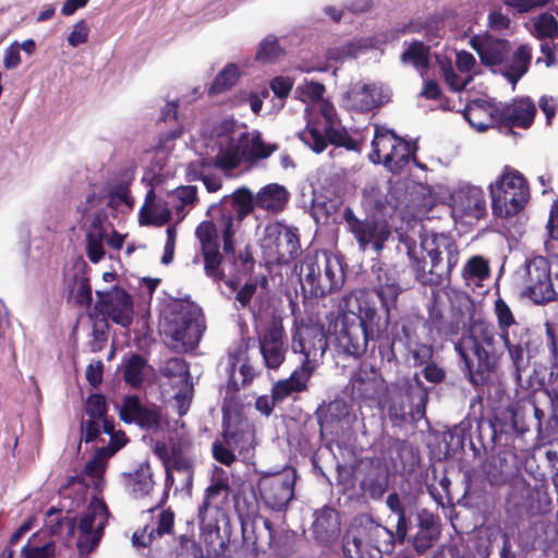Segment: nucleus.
<instances>
[{"label":"nucleus","instance_id":"1","mask_svg":"<svg viewBox=\"0 0 558 558\" xmlns=\"http://www.w3.org/2000/svg\"><path fill=\"white\" fill-rule=\"evenodd\" d=\"M497 330L493 324L474 319L461 338L454 343V350L474 386L486 384L498 366L499 340L507 349L518 377L530 365V360L538 345V338L523 323L515 319L505 300L498 298L494 303Z\"/></svg>","mask_w":558,"mask_h":558},{"label":"nucleus","instance_id":"2","mask_svg":"<svg viewBox=\"0 0 558 558\" xmlns=\"http://www.w3.org/2000/svg\"><path fill=\"white\" fill-rule=\"evenodd\" d=\"M288 202L287 190L276 183L263 187L256 195L250 189L242 186L230 195H226L218 204L209 207V221L201 222L195 235L201 243L204 259V270L214 281L223 280L225 274L220 269L222 255L219 252L220 243L218 230L222 234L223 252L234 257V234L245 217L257 206L269 213L281 211Z\"/></svg>","mask_w":558,"mask_h":558},{"label":"nucleus","instance_id":"3","mask_svg":"<svg viewBox=\"0 0 558 558\" xmlns=\"http://www.w3.org/2000/svg\"><path fill=\"white\" fill-rule=\"evenodd\" d=\"M329 331L338 353L360 357L369 342L381 341L388 329V318H381L363 291H352L342 296L339 313H330Z\"/></svg>","mask_w":558,"mask_h":558},{"label":"nucleus","instance_id":"4","mask_svg":"<svg viewBox=\"0 0 558 558\" xmlns=\"http://www.w3.org/2000/svg\"><path fill=\"white\" fill-rule=\"evenodd\" d=\"M386 505L398 518L396 532L376 522L368 514L356 517L342 538L345 558H381L384 553L393 549L396 542H404L410 527L408 508L397 493L387 496Z\"/></svg>","mask_w":558,"mask_h":558},{"label":"nucleus","instance_id":"5","mask_svg":"<svg viewBox=\"0 0 558 558\" xmlns=\"http://www.w3.org/2000/svg\"><path fill=\"white\" fill-rule=\"evenodd\" d=\"M208 146L215 154L214 166L226 172L243 161L255 163L267 159L279 149L277 144L265 143L259 131H248L234 119H225L213 128Z\"/></svg>","mask_w":558,"mask_h":558},{"label":"nucleus","instance_id":"6","mask_svg":"<svg viewBox=\"0 0 558 558\" xmlns=\"http://www.w3.org/2000/svg\"><path fill=\"white\" fill-rule=\"evenodd\" d=\"M416 280L423 286L437 287L449 281L459 262L457 244L442 235H424L421 242L405 243Z\"/></svg>","mask_w":558,"mask_h":558},{"label":"nucleus","instance_id":"7","mask_svg":"<svg viewBox=\"0 0 558 558\" xmlns=\"http://www.w3.org/2000/svg\"><path fill=\"white\" fill-rule=\"evenodd\" d=\"M470 45L485 66L502 75L513 87L529 71L532 60V47L529 44H522L512 51L509 40L484 34L473 36Z\"/></svg>","mask_w":558,"mask_h":558},{"label":"nucleus","instance_id":"8","mask_svg":"<svg viewBox=\"0 0 558 558\" xmlns=\"http://www.w3.org/2000/svg\"><path fill=\"white\" fill-rule=\"evenodd\" d=\"M101 205L102 198L95 193H89L85 202L77 207L86 228V253L89 260L95 264L105 256V243L114 250H120L124 242V238L107 222V215L98 209Z\"/></svg>","mask_w":558,"mask_h":558},{"label":"nucleus","instance_id":"9","mask_svg":"<svg viewBox=\"0 0 558 558\" xmlns=\"http://www.w3.org/2000/svg\"><path fill=\"white\" fill-rule=\"evenodd\" d=\"M300 281L304 294L323 298L342 287L344 272L338 258L327 252L307 254L300 265Z\"/></svg>","mask_w":558,"mask_h":558},{"label":"nucleus","instance_id":"10","mask_svg":"<svg viewBox=\"0 0 558 558\" xmlns=\"http://www.w3.org/2000/svg\"><path fill=\"white\" fill-rule=\"evenodd\" d=\"M518 276L521 294L533 303L544 305L558 300V255L527 258Z\"/></svg>","mask_w":558,"mask_h":558},{"label":"nucleus","instance_id":"11","mask_svg":"<svg viewBox=\"0 0 558 558\" xmlns=\"http://www.w3.org/2000/svg\"><path fill=\"white\" fill-rule=\"evenodd\" d=\"M163 333L169 337L177 349L184 351L197 345L204 330L202 310L193 304H175L163 316Z\"/></svg>","mask_w":558,"mask_h":558},{"label":"nucleus","instance_id":"12","mask_svg":"<svg viewBox=\"0 0 558 558\" xmlns=\"http://www.w3.org/2000/svg\"><path fill=\"white\" fill-rule=\"evenodd\" d=\"M493 214L499 218H510L519 214L529 201V186L522 174L508 167L489 184Z\"/></svg>","mask_w":558,"mask_h":558},{"label":"nucleus","instance_id":"13","mask_svg":"<svg viewBox=\"0 0 558 558\" xmlns=\"http://www.w3.org/2000/svg\"><path fill=\"white\" fill-rule=\"evenodd\" d=\"M342 219L360 252L371 253L375 256L380 255L386 242L391 236V228L385 219L374 215L361 218L350 206L343 208Z\"/></svg>","mask_w":558,"mask_h":558},{"label":"nucleus","instance_id":"14","mask_svg":"<svg viewBox=\"0 0 558 558\" xmlns=\"http://www.w3.org/2000/svg\"><path fill=\"white\" fill-rule=\"evenodd\" d=\"M391 403L389 412L397 417H422L428 401V389L415 374L410 378H402L390 390Z\"/></svg>","mask_w":558,"mask_h":558},{"label":"nucleus","instance_id":"15","mask_svg":"<svg viewBox=\"0 0 558 558\" xmlns=\"http://www.w3.org/2000/svg\"><path fill=\"white\" fill-rule=\"evenodd\" d=\"M260 245L270 260L282 265L295 259L301 250L298 229L282 222L265 227Z\"/></svg>","mask_w":558,"mask_h":558},{"label":"nucleus","instance_id":"16","mask_svg":"<svg viewBox=\"0 0 558 558\" xmlns=\"http://www.w3.org/2000/svg\"><path fill=\"white\" fill-rule=\"evenodd\" d=\"M291 338L292 351L304 356L301 365L315 371L328 348L324 326L312 320L308 323L302 322L301 324L295 323Z\"/></svg>","mask_w":558,"mask_h":558},{"label":"nucleus","instance_id":"17","mask_svg":"<svg viewBox=\"0 0 558 558\" xmlns=\"http://www.w3.org/2000/svg\"><path fill=\"white\" fill-rule=\"evenodd\" d=\"M230 484L223 471L218 469L217 473L211 477L210 484L205 489L204 499L198 507V523L203 531H219L218 523L223 517V509L229 501Z\"/></svg>","mask_w":558,"mask_h":558},{"label":"nucleus","instance_id":"18","mask_svg":"<svg viewBox=\"0 0 558 558\" xmlns=\"http://www.w3.org/2000/svg\"><path fill=\"white\" fill-rule=\"evenodd\" d=\"M296 471L292 468L263 475L257 483L262 502L272 511H286L294 497Z\"/></svg>","mask_w":558,"mask_h":558},{"label":"nucleus","instance_id":"19","mask_svg":"<svg viewBox=\"0 0 558 558\" xmlns=\"http://www.w3.org/2000/svg\"><path fill=\"white\" fill-rule=\"evenodd\" d=\"M106 505L93 498L78 523L77 547L82 553H90L99 543L108 522Z\"/></svg>","mask_w":558,"mask_h":558},{"label":"nucleus","instance_id":"20","mask_svg":"<svg viewBox=\"0 0 558 558\" xmlns=\"http://www.w3.org/2000/svg\"><path fill=\"white\" fill-rule=\"evenodd\" d=\"M536 107L529 97L513 99L511 102H499L490 108L489 119L507 128L529 129L535 118Z\"/></svg>","mask_w":558,"mask_h":558},{"label":"nucleus","instance_id":"21","mask_svg":"<svg viewBox=\"0 0 558 558\" xmlns=\"http://www.w3.org/2000/svg\"><path fill=\"white\" fill-rule=\"evenodd\" d=\"M390 99V90L381 84L356 82L342 95V105L352 111L367 112Z\"/></svg>","mask_w":558,"mask_h":558},{"label":"nucleus","instance_id":"22","mask_svg":"<svg viewBox=\"0 0 558 558\" xmlns=\"http://www.w3.org/2000/svg\"><path fill=\"white\" fill-rule=\"evenodd\" d=\"M160 372L173 387L178 388L174 395L177 410L180 416L185 415L193 398V384L187 363L182 357H172L165 362Z\"/></svg>","mask_w":558,"mask_h":558},{"label":"nucleus","instance_id":"23","mask_svg":"<svg viewBox=\"0 0 558 558\" xmlns=\"http://www.w3.org/2000/svg\"><path fill=\"white\" fill-rule=\"evenodd\" d=\"M347 389L354 400L378 402L387 390L380 374L367 363H362L354 371Z\"/></svg>","mask_w":558,"mask_h":558},{"label":"nucleus","instance_id":"24","mask_svg":"<svg viewBox=\"0 0 558 558\" xmlns=\"http://www.w3.org/2000/svg\"><path fill=\"white\" fill-rule=\"evenodd\" d=\"M450 206L456 219H481L486 214V201L481 187L463 183L450 194Z\"/></svg>","mask_w":558,"mask_h":558},{"label":"nucleus","instance_id":"25","mask_svg":"<svg viewBox=\"0 0 558 558\" xmlns=\"http://www.w3.org/2000/svg\"><path fill=\"white\" fill-rule=\"evenodd\" d=\"M259 351L267 368L277 369L284 361L288 342L283 326L271 320L258 333Z\"/></svg>","mask_w":558,"mask_h":558},{"label":"nucleus","instance_id":"26","mask_svg":"<svg viewBox=\"0 0 558 558\" xmlns=\"http://www.w3.org/2000/svg\"><path fill=\"white\" fill-rule=\"evenodd\" d=\"M121 421L136 424L143 429L157 430L160 427L161 410L154 403L142 402L136 395L125 396L119 409Z\"/></svg>","mask_w":558,"mask_h":558},{"label":"nucleus","instance_id":"27","mask_svg":"<svg viewBox=\"0 0 558 558\" xmlns=\"http://www.w3.org/2000/svg\"><path fill=\"white\" fill-rule=\"evenodd\" d=\"M99 298L98 310L117 325L129 327L133 320V301L123 289L114 287L111 291L102 293L97 291Z\"/></svg>","mask_w":558,"mask_h":558},{"label":"nucleus","instance_id":"28","mask_svg":"<svg viewBox=\"0 0 558 558\" xmlns=\"http://www.w3.org/2000/svg\"><path fill=\"white\" fill-rule=\"evenodd\" d=\"M325 132L326 134L324 135L316 128L307 125L304 131L300 132L299 137L317 154L322 153L327 147L328 143L345 147L350 150L357 148L356 141L353 140L344 129L331 124L326 125Z\"/></svg>","mask_w":558,"mask_h":558},{"label":"nucleus","instance_id":"29","mask_svg":"<svg viewBox=\"0 0 558 558\" xmlns=\"http://www.w3.org/2000/svg\"><path fill=\"white\" fill-rule=\"evenodd\" d=\"M322 433L338 434L349 426L352 417L348 404L343 400H333L319 405L315 412Z\"/></svg>","mask_w":558,"mask_h":558},{"label":"nucleus","instance_id":"30","mask_svg":"<svg viewBox=\"0 0 558 558\" xmlns=\"http://www.w3.org/2000/svg\"><path fill=\"white\" fill-rule=\"evenodd\" d=\"M312 533L318 544L323 546L333 544L340 534V518L338 511L329 506H324L316 510L314 512Z\"/></svg>","mask_w":558,"mask_h":558},{"label":"nucleus","instance_id":"31","mask_svg":"<svg viewBox=\"0 0 558 558\" xmlns=\"http://www.w3.org/2000/svg\"><path fill=\"white\" fill-rule=\"evenodd\" d=\"M420 323L409 318H402L392 324L390 336L387 335L386 341L390 347L391 354L396 351H404L421 340L418 335Z\"/></svg>","mask_w":558,"mask_h":558},{"label":"nucleus","instance_id":"32","mask_svg":"<svg viewBox=\"0 0 558 558\" xmlns=\"http://www.w3.org/2000/svg\"><path fill=\"white\" fill-rule=\"evenodd\" d=\"M313 373L314 371L307 366L300 365L291 373L290 377L278 380L272 385L271 392L274 393V399L282 402L293 393L306 390L307 383Z\"/></svg>","mask_w":558,"mask_h":558},{"label":"nucleus","instance_id":"33","mask_svg":"<svg viewBox=\"0 0 558 558\" xmlns=\"http://www.w3.org/2000/svg\"><path fill=\"white\" fill-rule=\"evenodd\" d=\"M174 524V513L170 509L161 510L157 515V521L153 525H145L140 532L133 534L132 542L135 546H149L154 539L166 534H171Z\"/></svg>","mask_w":558,"mask_h":558},{"label":"nucleus","instance_id":"34","mask_svg":"<svg viewBox=\"0 0 558 558\" xmlns=\"http://www.w3.org/2000/svg\"><path fill=\"white\" fill-rule=\"evenodd\" d=\"M439 535V527L436 517L426 509L417 513V532L415 533L412 544L418 554L425 553L430 548Z\"/></svg>","mask_w":558,"mask_h":558},{"label":"nucleus","instance_id":"35","mask_svg":"<svg viewBox=\"0 0 558 558\" xmlns=\"http://www.w3.org/2000/svg\"><path fill=\"white\" fill-rule=\"evenodd\" d=\"M228 388L240 390L252 381L255 376L253 367L246 361V353L242 350L229 354Z\"/></svg>","mask_w":558,"mask_h":558},{"label":"nucleus","instance_id":"36","mask_svg":"<svg viewBox=\"0 0 558 558\" xmlns=\"http://www.w3.org/2000/svg\"><path fill=\"white\" fill-rule=\"evenodd\" d=\"M375 293L380 301L381 307L385 311V316L390 322V313L397 306V300L401 293V288L395 278L389 277L387 274L378 276V284L375 288Z\"/></svg>","mask_w":558,"mask_h":558},{"label":"nucleus","instance_id":"37","mask_svg":"<svg viewBox=\"0 0 558 558\" xmlns=\"http://www.w3.org/2000/svg\"><path fill=\"white\" fill-rule=\"evenodd\" d=\"M411 161L420 168H425L424 165L417 162L412 154L410 143L399 137L398 144L393 146V151H387L384 157V166L392 173L403 171Z\"/></svg>","mask_w":558,"mask_h":558},{"label":"nucleus","instance_id":"38","mask_svg":"<svg viewBox=\"0 0 558 558\" xmlns=\"http://www.w3.org/2000/svg\"><path fill=\"white\" fill-rule=\"evenodd\" d=\"M197 189L193 185L180 186L173 190L167 197V205L171 209V215L179 221L183 220L191 207L196 202Z\"/></svg>","mask_w":558,"mask_h":558},{"label":"nucleus","instance_id":"39","mask_svg":"<svg viewBox=\"0 0 558 558\" xmlns=\"http://www.w3.org/2000/svg\"><path fill=\"white\" fill-rule=\"evenodd\" d=\"M361 205L366 215H387L389 209L393 210L396 204L388 198V194L384 193L379 187H371L363 191Z\"/></svg>","mask_w":558,"mask_h":558},{"label":"nucleus","instance_id":"40","mask_svg":"<svg viewBox=\"0 0 558 558\" xmlns=\"http://www.w3.org/2000/svg\"><path fill=\"white\" fill-rule=\"evenodd\" d=\"M399 136L391 130L384 126H376L375 135L372 141V151L368 155L373 163H383L387 151H393V146L398 144Z\"/></svg>","mask_w":558,"mask_h":558},{"label":"nucleus","instance_id":"41","mask_svg":"<svg viewBox=\"0 0 558 558\" xmlns=\"http://www.w3.org/2000/svg\"><path fill=\"white\" fill-rule=\"evenodd\" d=\"M222 438H225L228 446L233 447L239 453L253 448V429L247 424L238 427H232L230 424L223 425Z\"/></svg>","mask_w":558,"mask_h":558},{"label":"nucleus","instance_id":"42","mask_svg":"<svg viewBox=\"0 0 558 558\" xmlns=\"http://www.w3.org/2000/svg\"><path fill=\"white\" fill-rule=\"evenodd\" d=\"M526 27L530 34L539 40L554 39L558 36V22L553 14L547 12L532 17Z\"/></svg>","mask_w":558,"mask_h":558},{"label":"nucleus","instance_id":"43","mask_svg":"<svg viewBox=\"0 0 558 558\" xmlns=\"http://www.w3.org/2000/svg\"><path fill=\"white\" fill-rule=\"evenodd\" d=\"M251 525L255 544L266 545L272 549L279 548V539L270 520L263 515H256Z\"/></svg>","mask_w":558,"mask_h":558},{"label":"nucleus","instance_id":"44","mask_svg":"<svg viewBox=\"0 0 558 558\" xmlns=\"http://www.w3.org/2000/svg\"><path fill=\"white\" fill-rule=\"evenodd\" d=\"M187 178L190 181H202L208 192H217L221 189L222 182L220 177L209 173V165L205 161L192 162L187 169Z\"/></svg>","mask_w":558,"mask_h":558},{"label":"nucleus","instance_id":"45","mask_svg":"<svg viewBox=\"0 0 558 558\" xmlns=\"http://www.w3.org/2000/svg\"><path fill=\"white\" fill-rule=\"evenodd\" d=\"M69 298L81 306H89L92 303V287L89 280L80 274H74L68 282Z\"/></svg>","mask_w":558,"mask_h":558},{"label":"nucleus","instance_id":"46","mask_svg":"<svg viewBox=\"0 0 558 558\" xmlns=\"http://www.w3.org/2000/svg\"><path fill=\"white\" fill-rule=\"evenodd\" d=\"M422 327L428 330L433 341L437 338H447L456 332L453 326L445 322L442 314L435 306L429 310L428 318Z\"/></svg>","mask_w":558,"mask_h":558},{"label":"nucleus","instance_id":"47","mask_svg":"<svg viewBox=\"0 0 558 558\" xmlns=\"http://www.w3.org/2000/svg\"><path fill=\"white\" fill-rule=\"evenodd\" d=\"M429 49L421 41H414L402 52L401 62L411 63L417 71L428 68Z\"/></svg>","mask_w":558,"mask_h":558},{"label":"nucleus","instance_id":"48","mask_svg":"<svg viewBox=\"0 0 558 558\" xmlns=\"http://www.w3.org/2000/svg\"><path fill=\"white\" fill-rule=\"evenodd\" d=\"M128 485L134 498H142L148 495L154 486L149 468H141L134 474L130 475Z\"/></svg>","mask_w":558,"mask_h":558},{"label":"nucleus","instance_id":"49","mask_svg":"<svg viewBox=\"0 0 558 558\" xmlns=\"http://www.w3.org/2000/svg\"><path fill=\"white\" fill-rule=\"evenodd\" d=\"M490 108H494V106L473 104L465 109L463 116L472 128L478 132H484L494 123L489 119Z\"/></svg>","mask_w":558,"mask_h":558},{"label":"nucleus","instance_id":"50","mask_svg":"<svg viewBox=\"0 0 558 558\" xmlns=\"http://www.w3.org/2000/svg\"><path fill=\"white\" fill-rule=\"evenodd\" d=\"M146 360L140 354H132L124 362L123 378L133 388H138L143 383V374Z\"/></svg>","mask_w":558,"mask_h":558},{"label":"nucleus","instance_id":"51","mask_svg":"<svg viewBox=\"0 0 558 558\" xmlns=\"http://www.w3.org/2000/svg\"><path fill=\"white\" fill-rule=\"evenodd\" d=\"M172 218L171 209L169 205H167V201L165 205H151L149 208H142L140 213V222L141 225H153L160 227L167 223Z\"/></svg>","mask_w":558,"mask_h":558},{"label":"nucleus","instance_id":"52","mask_svg":"<svg viewBox=\"0 0 558 558\" xmlns=\"http://www.w3.org/2000/svg\"><path fill=\"white\" fill-rule=\"evenodd\" d=\"M97 196L102 198V205L98 207V209L104 211V206L112 207L114 209L119 208L121 205H124L126 208H131L133 205V199L130 195V190L126 185H117L112 187L107 196L95 193Z\"/></svg>","mask_w":558,"mask_h":558},{"label":"nucleus","instance_id":"53","mask_svg":"<svg viewBox=\"0 0 558 558\" xmlns=\"http://www.w3.org/2000/svg\"><path fill=\"white\" fill-rule=\"evenodd\" d=\"M240 77V71L236 64H227L216 76L210 88L209 94H219L231 88Z\"/></svg>","mask_w":558,"mask_h":558},{"label":"nucleus","instance_id":"54","mask_svg":"<svg viewBox=\"0 0 558 558\" xmlns=\"http://www.w3.org/2000/svg\"><path fill=\"white\" fill-rule=\"evenodd\" d=\"M489 276V266L482 256H473L464 265L462 277L469 280H483Z\"/></svg>","mask_w":558,"mask_h":558},{"label":"nucleus","instance_id":"55","mask_svg":"<svg viewBox=\"0 0 558 558\" xmlns=\"http://www.w3.org/2000/svg\"><path fill=\"white\" fill-rule=\"evenodd\" d=\"M114 454V449L98 448L93 458L86 463L84 473L94 478H98L105 471L107 460Z\"/></svg>","mask_w":558,"mask_h":558},{"label":"nucleus","instance_id":"56","mask_svg":"<svg viewBox=\"0 0 558 558\" xmlns=\"http://www.w3.org/2000/svg\"><path fill=\"white\" fill-rule=\"evenodd\" d=\"M404 352L407 360L412 361L413 366H423V364L430 362V359H433L434 345L420 340L414 345L404 350Z\"/></svg>","mask_w":558,"mask_h":558},{"label":"nucleus","instance_id":"57","mask_svg":"<svg viewBox=\"0 0 558 558\" xmlns=\"http://www.w3.org/2000/svg\"><path fill=\"white\" fill-rule=\"evenodd\" d=\"M281 54V49L278 46L277 38L272 35H268L259 44L256 51V59L262 62H274Z\"/></svg>","mask_w":558,"mask_h":558},{"label":"nucleus","instance_id":"58","mask_svg":"<svg viewBox=\"0 0 558 558\" xmlns=\"http://www.w3.org/2000/svg\"><path fill=\"white\" fill-rule=\"evenodd\" d=\"M441 70H442L446 83L448 84L450 89L453 92L463 90L468 86V84L472 81L471 74L466 75V74H462V73H460V74L456 73V71L453 70V68L451 66L450 63L442 64Z\"/></svg>","mask_w":558,"mask_h":558},{"label":"nucleus","instance_id":"59","mask_svg":"<svg viewBox=\"0 0 558 558\" xmlns=\"http://www.w3.org/2000/svg\"><path fill=\"white\" fill-rule=\"evenodd\" d=\"M108 405L102 395L95 393L87 398L85 412L89 418H104L107 415Z\"/></svg>","mask_w":558,"mask_h":558},{"label":"nucleus","instance_id":"60","mask_svg":"<svg viewBox=\"0 0 558 558\" xmlns=\"http://www.w3.org/2000/svg\"><path fill=\"white\" fill-rule=\"evenodd\" d=\"M54 543L48 542L41 546H33L31 542L22 547L24 558H51L54 555Z\"/></svg>","mask_w":558,"mask_h":558},{"label":"nucleus","instance_id":"61","mask_svg":"<svg viewBox=\"0 0 558 558\" xmlns=\"http://www.w3.org/2000/svg\"><path fill=\"white\" fill-rule=\"evenodd\" d=\"M360 47L355 43H347L339 47L330 48L327 52V58L333 61H344L349 58H355L359 53Z\"/></svg>","mask_w":558,"mask_h":558},{"label":"nucleus","instance_id":"62","mask_svg":"<svg viewBox=\"0 0 558 558\" xmlns=\"http://www.w3.org/2000/svg\"><path fill=\"white\" fill-rule=\"evenodd\" d=\"M234 451L236 450L233 449V447L228 446L227 442H225V438H222V440H216L213 444L214 458L225 465H230L232 462H234Z\"/></svg>","mask_w":558,"mask_h":558},{"label":"nucleus","instance_id":"63","mask_svg":"<svg viewBox=\"0 0 558 558\" xmlns=\"http://www.w3.org/2000/svg\"><path fill=\"white\" fill-rule=\"evenodd\" d=\"M89 27L84 20L78 21L73 25L71 33L68 36V44L72 47H77L87 41Z\"/></svg>","mask_w":558,"mask_h":558},{"label":"nucleus","instance_id":"64","mask_svg":"<svg viewBox=\"0 0 558 558\" xmlns=\"http://www.w3.org/2000/svg\"><path fill=\"white\" fill-rule=\"evenodd\" d=\"M100 418H88L82 422L81 439L85 442L94 441L100 435Z\"/></svg>","mask_w":558,"mask_h":558}]
</instances>
